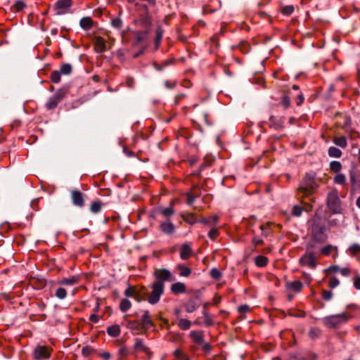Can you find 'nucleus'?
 <instances>
[{
	"mask_svg": "<svg viewBox=\"0 0 360 360\" xmlns=\"http://www.w3.org/2000/svg\"><path fill=\"white\" fill-rule=\"evenodd\" d=\"M334 182L337 184L345 185L346 183V176L343 174H338L334 178Z\"/></svg>",
	"mask_w": 360,
	"mask_h": 360,
	"instance_id": "obj_42",
	"label": "nucleus"
},
{
	"mask_svg": "<svg viewBox=\"0 0 360 360\" xmlns=\"http://www.w3.org/2000/svg\"><path fill=\"white\" fill-rule=\"evenodd\" d=\"M131 307V302L127 299H123L120 304V309L122 311H127Z\"/></svg>",
	"mask_w": 360,
	"mask_h": 360,
	"instance_id": "obj_35",
	"label": "nucleus"
},
{
	"mask_svg": "<svg viewBox=\"0 0 360 360\" xmlns=\"http://www.w3.org/2000/svg\"><path fill=\"white\" fill-rule=\"evenodd\" d=\"M349 180L352 186V189L358 190L360 189V172L352 169L349 171Z\"/></svg>",
	"mask_w": 360,
	"mask_h": 360,
	"instance_id": "obj_14",
	"label": "nucleus"
},
{
	"mask_svg": "<svg viewBox=\"0 0 360 360\" xmlns=\"http://www.w3.org/2000/svg\"><path fill=\"white\" fill-rule=\"evenodd\" d=\"M294 6L292 5L282 6L281 12L285 15H290L294 12Z\"/></svg>",
	"mask_w": 360,
	"mask_h": 360,
	"instance_id": "obj_46",
	"label": "nucleus"
},
{
	"mask_svg": "<svg viewBox=\"0 0 360 360\" xmlns=\"http://www.w3.org/2000/svg\"><path fill=\"white\" fill-rule=\"evenodd\" d=\"M144 23L146 25V30L143 31H136L135 32L136 43L139 44L147 38L149 33L150 22L147 18L144 19Z\"/></svg>",
	"mask_w": 360,
	"mask_h": 360,
	"instance_id": "obj_15",
	"label": "nucleus"
},
{
	"mask_svg": "<svg viewBox=\"0 0 360 360\" xmlns=\"http://www.w3.org/2000/svg\"><path fill=\"white\" fill-rule=\"evenodd\" d=\"M240 49L243 53H247L249 51L250 46L246 42H242L240 45Z\"/></svg>",
	"mask_w": 360,
	"mask_h": 360,
	"instance_id": "obj_62",
	"label": "nucleus"
},
{
	"mask_svg": "<svg viewBox=\"0 0 360 360\" xmlns=\"http://www.w3.org/2000/svg\"><path fill=\"white\" fill-rule=\"evenodd\" d=\"M333 249V246L331 245H328L321 249V253L324 255H329Z\"/></svg>",
	"mask_w": 360,
	"mask_h": 360,
	"instance_id": "obj_61",
	"label": "nucleus"
},
{
	"mask_svg": "<svg viewBox=\"0 0 360 360\" xmlns=\"http://www.w3.org/2000/svg\"><path fill=\"white\" fill-rule=\"evenodd\" d=\"M302 210H303L301 207H300L298 205H295L292 208V214H293V215H295L296 217H299L301 215Z\"/></svg>",
	"mask_w": 360,
	"mask_h": 360,
	"instance_id": "obj_60",
	"label": "nucleus"
},
{
	"mask_svg": "<svg viewBox=\"0 0 360 360\" xmlns=\"http://www.w3.org/2000/svg\"><path fill=\"white\" fill-rule=\"evenodd\" d=\"M192 254V249L189 245L184 243L181 245L180 257L181 259H188Z\"/></svg>",
	"mask_w": 360,
	"mask_h": 360,
	"instance_id": "obj_22",
	"label": "nucleus"
},
{
	"mask_svg": "<svg viewBox=\"0 0 360 360\" xmlns=\"http://www.w3.org/2000/svg\"><path fill=\"white\" fill-rule=\"evenodd\" d=\"M285 287L288 290L299 292L303 288V284L300 281H288L285 283Z\"/></svg>",
	"mask_w": 360,
	"mask_h": 360,
	"instance_id": "obj_19",
	"label": "nucleus"
},
{
	"mask_svg": "<svg viewBox=\"0 0 360 360\" xmlns=\"http://www.w3.org/2000/svg\"><path fill=\"white\" fill-rule=\"evenodd\" d=\"M281 104L284 108H288L290 105V98L288 96L285 95L282 97Z\"/></svg>",
	"mask_w": 360,
	"mask_h": 360,
	"instance_id": "obj_52",
	"label": "nucleus"
},
{
	"mask_svg": "<svg viewBox=\"0 0 360 360\" xmlns=\"http://www.w3.org/2000/svg\"><path fill=\"white\" fill-rule=\"evenodd\" d=\"M327 205L330 210L333 213H339L340 210V200L337 191H332L327 196Z\"/></svg>",
	"mask_w": 360,
	"mask_h": 360,
	"instance_id": "obj_5",
	"label": "nucleus"
},
{
	"mask_svg": "<svg viewBox=\"0 0 360 360\" xmlns=\"http://www.w3.org/2000/svg\"><path fill=\"white\" fill-rule=\"evenodd\" d=\"M219 235V231L217 229L215 228H212L208 233V236L209 238L214 240L217 238V237Z\"/></svg>",
	"mask_w": 360,
	"mask_h": 360,
	"instance_id": "obj_58",
	"label": "nucleus"
},
{
	"mask_svg": "<svg viewBox=\"0 0 360 360\" xmlns=\"http://www.w3.org/2000/svg\"><path fill=\"white\" fill-rule=\"evenodd\" d=\"M349 251L352 255H356L360 252V245L359 244L354 243L349 247Z\"/></svg>",
	"mask_w": 360,
	"mask_h": 360,
	"instance_id": "obj_53",
	"label": "nucleus"
},
{
	"mask_svg": "<svg viewBox=\"0 0 360 360\" xmlns=\"http://www.w3.org/2000/svg\"><path fill=\"white\" fill-rule=\"evenodd\" d=\"M153 274L155 277V281L153 283H160L162 285H164L165 281L174 280V277L172 276L171 272L166 269H157L155 270Z\"/></svg>",
	"mask_w": 360,
	"mask_h": 360,
	"instance_id": "obj_6",
	"label": "nucleus"
},
{
	"mask_svg": "<svg viewBox=\"0 0 360 360\" xmlns=\"http://www.w3.org/2000/svg\"><path fill=\"white\" fill-rule=\"evenodd\" d=\"M164 285L160 283H153L151 284V291H148L146 288L142 287L140 294L151 304H157L164 292Z\"/></svg>",
	"mask_w": 360,
	"mask_h": 360,
	"instance_id": "obj_2",
	"label": "nucleus"
},
{
	"mask_svg": "<svg viewBox=\"0 0 360 360\" xmlns=\"http://www.w3.org/2000/svg\"><path fill=\"white\" fill-rule=\"evenodd\" d=\"M79 25L84 30H90L94 25V22L90 17H84L79 21Z\"/></svg>",
	"mask_w": 360,
	"mask_h": 360,
	"instance_id": "obj_25",
	"label": "nucleus"
},
{
	"mask_svg": "<svg viewBox=\"0 0 360 360\" xmlns=\"http://www.w3.org/2000/svg\"><path fill=\"white\" fill-rule=\"evenodd\" d=\"M94 49L97 53H103L106 49L105 40L100 36H96L94 39Z\"/></svg>",
	"mask_w": 360,
	"mask_h": 360,
	"instance_id": "obj_16",
	"label": "nucleus"
},
{
	"mask_svg": "<svg viewBox=\"0 0 360 360\" xmlns=\"http://www.w3.org/2000/svg\"><path fill=\"white\" fill-rule=\"evenodd\" d=\"M177 268L179 270V275L181 276L188 277L191 274V269L187 266L182 265V264L178 265Z\"/></svg>",
	"mask_w": 360,
	"mask_h": 360,
	"instance_id": "obj_29",
	"label": "nucleus"
},
{
	"mask_svg": "<svg viewBox=\"0 0 360 360\" xmlns=\"http://www.w3.org/2000/svg\"><path fill=\"white\" fill-rule=\"evenodd\" d=\"M107 333L113 338H117L120 335L121 330L118 325L108 326L106 329Z\"/></svg>",
	"mask_w": 360,
	"mask_h": 360,
	"instance_id": "obj_26",
	"label": "nucleus"
},
{
	"mask_svg": "<svg viewBox=\"0 0 360 360\" xmlns=\"http://www.w3.org/2000/svg\"><path fill=\"white\" fill-rule=\"evenodd\" d=\"M68 89L63 87L58 89L53 96L56 98H57L58 100H59V101L60 102L65 97L66 94H68Z\"/></svg>",
	"mask_w": 360,
	"mask_h": 360,
	"instance_id": "obj_34",
	"label": "nucleus"
},
{
	"mask_svg": "<svg viewBox=\"0 0 360 360\" xmlns=\"http://www.w3.org/2000/svg\"><path fill=\"white\" fill-rule=\"evenodd\" d=\"M316 253H312L309 250L305 251V253L300 257L299 262L302 266H307L311 269H315L317 266Z\"/></svg>",
	"mask_w": 360,
	"mask_h": 360,
	"instance_id": "obj_7",
	"label": "nucleus"
},
{
	"mask_svg": "<svg viewBox=\"0 0 360 360\" xmlns=\"http://www.w3.org/2000/svg\"><path fill=\"white\" fill-rule=\"evenodd\" d=\"M189 193H192L197 198L201 195V188L198 186H193Z\"/></svg>",
	"mask_w": 360,
	"mask_h": 360,
	"instance_id": "obj_59",
	"label": "nucleus"
},
{
	"mask_svg": "<svg viewBox=\"0 0 360 360\" xmlns=\"http://www.w3.org/2000/svg\"><path fill=\"white\" fill-rule=\"evenodd\" d=\"M190 337L196 344L201 345L204 342V335L202 331L193 330L190 333Z\"/></svg>",
	"mask_w": 360,
	"mask_h": 360,
	"instance_id": "obj_23",
	"label": "nucleus"
},
{
	"mask_svg": "<svg viewBox=\"0 0 360 360\" xmlns=\"http://www.w3.org/2000/svg\"><path fill=\"white\" fill-rule=\"evenodd\" d=\"M55 295L60 300H63L67 297V291L64 288H58L55 292Z\"/></svg>",
	"mask_w": 360,
	"mask_h": 360,
	"instance_id": "obj_39",
	"label": "nucleus"
},
{
	"mask_svg": "<svg viewBox=\"0 0 360 360\" xmlns=\"http://www.w3.org/2000/svg\"><path fill=\"white\" fill-rule=\"evenodd\" d=\"M160 228L161 231L167 235H171L174 233L175 231L174 225L168 220L162 222L160 225Z\"/></svg>",
	"mask_w": 360,
	"mask_h": 360,
	"instance_id": "obj_18",
	"label": "nucleus"
},
{
	"mask_svg": "<svg viewBox=\"0 0 360 360\" xmlns=\"http://www.w3.org/2000/svg\"><path fill=\"white\" fill-rule=\"evenodd\" d=\"M72 5V0H58L54 4L56 15H63L68 12Z\"/></svg>",
	"mask_w": 360,
	"mask_h": 360,
	"instance_id": "obj_10",
	"label": "nucleus"
},
{
	"mask_svg": "<svg viewBox=\"0 0 360 360\" xmlns=\"http://www.w3.org/2000/svg\"><path fill=\"white\" fill-rule=\"evenodd\" d=\"M268 263V259L262 255H259L255 258V264L257 266L263 267L266 266Z\"/></svg>",
	"mask_w": 360,
	"mask_h": 360,
	"instance_id": "obj_32",
	"label": "nucleus"
},
{
	"mask_svg": "<svg viewBox=\"0 0 360 360\" xmlns=\"http://www.w3.org/2000/svg\"><path fill=\"white\" fill-rule=\"evenodd\" d=\"M195 198H196L193 195H192V193H187V203L188 205H192L194 202Z\"/></svg>",
	"mask_w": 360,
	"mask_h": 360,
	"instance_id": "obj_64",
	"label": "nucleus"
},
{
	"mask_svg": "<svg viewBox=\"0 0 360 360\" xmlns=\"http://www.w3.org/2000/svg\"><path fill=\"white\" fill-rule=\"evenodd\" d=\"M189 293L191 294V297L184 304V307L188 313H192L195 311L201 304L200 292L199 290H192Z\"/></svg>",
	"mask_w": 360,
	"mask_h": 360,
	"instance_id": "obj_3",
	"label": "nucleus"
},
{
	"mask_svg": "<svg viewBox=\"0 0 360 360\" xmlns=\"http://www.w3.org/2000/svg\"><path fill=\"white\" fill-rule=\"evenodd\" d=\"M269 126L276 130H281L283 128V120L282 118H276L274 115H271Z\"/></svg>",
	"mask_w": 360,
	"mask_h": 360,
	"instance_id": "obj_17",
	"label": "nucleus"
},
{
	"mask_svg": "<svg viewBox=\"0 0 360 360\" xmlns=\"http://www.w3.org/2000/svg\"><path fill=\"white\" fill-rule=\"evenodd\" d=\"M134 347L135 350H141L148 354H150L149 348L145 345L142 339L136 338L135 340V344Z\"/></svg>",
	"mask_w": 360,
	"mask_h": 360,
	"instance_id": "obj_24",
	"label": "nucleus"
},
{
	"mask_svg": "<svg viewBox=\"0 0 360 360\" xmlns=\"http://www.w3.org/2000/svg\"><path fill=\"white\" fill-rule=\"evenodd\" d=\"M111 25L115 29L120 30L122 28L123 22L120 18H115L111 20Z\"/></svg>",
	"mask_w": 360,
	"mask_h": 360,
	"instance_id": "obj_49",
	"label": "nucleus"
},
{
	"mask_svg": "<svg viewBox=\"0 0 360 360\" xmlns=\"http://www.w3.org/2000/svg\"><path fill=\"white\" fill-rule=\"evenodd\" d=\"M210 275L212 278L215 280H219L222 276L220 271L217 268L212 269L210 270Z\"/></svg>",
	"mask_w": 360,
	"mask_h": 360,
	"instance_id": "obj_50",
	"label": "nucleus"
},
{
	"mask_svg": "<svg viewBox=\"0 0 360 360\" xmlns=\"http://www.w3.org/2000/svg\"><path fill=\"white\" fill-rule=\"evenodd\" d=\"M330 169L334 172H338L342 169V165L338 161H332L330 164Z\"/></svg>",
	"mask_w": 360,
	"mask_h": 360,
	"instance_id": "obj_44",
	"label": "nucleus"
},
{
	"mask_svg": "<svg viewBox=\"0 0 360 360\" xmlns=\"http://www.w3.org/2000/svg\"><path fill=\"white\" fill-rule=\"evenodd\" d=\"M184 219L186 222L188 223V224H193L196 222H198V219L196 218V216L195 214H193V213H191V214H186L184 217Z\"/></svg>",
	"mask_w": 360,
	"mask_h": 360,
	"instance_id": "obj_47",
	"label": "nucleus"
},
{
	"mask_svg": "<svg viewBox=\"0 0 360 360\" xmlns=\"http://www.w3.org/2000/svg\"><path fill=\"white\" fill-rule=\"evenodd\" d=\"M203 316L205 318V323L206 324V326H212L213 321H212V318L210 317V316L209 315V314L207 313V311H206L205 310H204V311H203Z\"/></svg>",
	"mask_w": 360,
	"mask_h": 360,
	"instance_id": "obj_55",
	"label": "nucleus"
},
{
	"mask_svg": "<svg viewBox=\"0 0 360 360\" xmlns=\"http://www.w3.org/2000/svg\"><path fill=\"white\" fill-rule=\"evenodd\" d=\"M142 330L146 333L154 323L149 311L145 310L141 319L139 321Z\"/></svg>",
	"mask_w": 360,
	"mask_h": 360,
	"instance_id": "obj_12",
	"label": "nucleus"
},
{
	"mask_svg": "<svg viewBox=\"0 0 360 360\" xmlns=\"http://www.w3.org/2000/svg\"><path fill=\"white\" fill-rule=\"evenodd\" d=\"M312 239L317 243H323L326 240L325 228L319 225H314L311 231Z\"/></svg>",
	"mask_w": 360,
	"mask_h": 360,
	"instance_id": "obj_11",
	"label": "nucleus"
},
{
	"mask_svg": "<svg viewBox=\"0 0 360 360\" xmlns=\"http://www.w3.org/2000/svg\"><path fill=\"white\" fill-rule=\"evenodd\" d=\"M124 295L127 296V297H135L136 299H138V297L140 295H141L140 294V292H137L136 290V288L134 286H129L128 287L125 291H124Z\"/></svg>",
	"mask_w": 360,
	"mask_h": 360,
	"instance_id": "obj_30",
	"label": "nucleus"
},
{
	"mask_svg": "<svg viewBox=\"0 0 360 360\" xmlns=\"http://www.w3.org/2000/svg\"><path fill=\"white\" fill-rule=\"evenodd\" d=\"M318 187L316 181L315 174L313 173H307L297 189V198H303L310 196Z\"/></svg>",
	"mask_w": 360,
	"mask_h": 360,
	"instance_id": "obj_1",
	"label": "nucleus"
},
{
	"mask_svg": "<svg viewBox=\"0 0 360 360\" xmlns=\"http://www.w3.org/2000/svg\"><path fill=\"white\" fill-rule=\"evenodd\" d=\"M340 283L339 280L336 277H331L328 282V285L330 288H335Z\"/></svg>",
	"mask_w": 360,
	"mask_h": 360,
	"instance_id": "obj_57",
	"label": "nucleus"
},
{
	"mask_svg": "<svg viewBox=\"0 0 360 360\" xmlns=\"http://www.w3.org/2000/svg\"><path fill=\"white\" fill-rule=\"evenodd\" d=\"M321 294H322V297L326 301L330 300L333 295V294L331 291H329L327 290H323Z\"/></svg>",
	"mask_w": 360,
	"mask_h": 360,
	"instance_id": "obj_56",
	"label": "nucleus"
},
{
	"mask_svg": "<svg viewBox=\"0 0 360 360\" xmlns=\"http://www.w3.org/2000/svg\"><path fill=\"white\" fill-rule=\"evenodd\" d=\"M70 198L72 204L79 208H82L85 205V194L79 190L75 189L70 192Z\"/></svg>",
	"mask_w": 360,
	"mask_h": 360,
	"instance_id": "obj_9",
	"label": "nucleus"
},
{
	"mask_svg": "<svg viewBox=\"0 0 360 360\" xmlns=\"http://www.w3.org/2000/svg\"><path fill=\"white\" fill-rule=\"evenodd\" d=\"M321 330L318 328H311L309 332V336L311 339H316L321 335Z\"/></svg>",
	"mask_w": 360,
	"mask_h": 360,
	"instance_id": "obj_41",
	"label": "nucleus"
},
{
	"mask_svg": "<svg viewBox=\"0 0 360 360\" xmlns=\"http://www.w3.org/2000/svg\"><path fill=\"white\" fill-rule=\"evenodd\" d=\"M79 281V276H72L70 278H63L58 281V284L61 285H73Z\"/></svg>",
	"mask_w": 360,
	"mask_h": 360,
	"instance_id": "obj_20",
	"label": "nucleus"
},
{
	"mask_svg": "<svg viewBox=\"0 0 360 360\" xmlns=\"http://www.w3.org/2000/svg\"><path fill=\"white\" fill-rule=\"evenodd\" d=\"M127 327L131 330L140 331L142 330L139 321H129L127 322Z\"/></svg>",
	"mask_w": 360,
	"mask_h": 360,
	"instance_id": "obj_31",
	"label": "nucleus"
},
{
	"mask_svg": "<svg viewBox=\"0 0 360 360\" xmlns=\"http://www.w3.org/2000/svg\"><path fill=\"white\" fill-rule=\"evenodd\" d=\"M260 229L262 231V236H264V237H267L271 233L270 223H267V224H262L260 226Z\"/></svg>",
	"mask_w": 360,
	"mask_h": 360,
	"instance_id": "obj_40",
	"label": "nucleus"
},
{
	"mask_svg": "<svg viewBox=\"0 0 360 360\" xmlns=\"http://www.w3.org/2000/svg\"><path fill=\"white\" fill-rule=\"evenodd\" d=\"M348 316L345 313L326 316L323 319L324 325L328 328H335L338 325L345 323Z\"/></svg>",
	"mask_w": 360,
	"mask_h": 360,
	"instance_id": "obj_4",
	"label": "nucleus"
},
{
	"mask_svg": "<svg viewBox=\"0 0 360 360\" xmlns=\"http://www.w3.org/2000/svg\"><path fill=\"white\" fill-rule=\"evenodd\" d=\"M72 70V68L71 65L68 64V63H65V64H63L61 65L59 72H60V74L69 75L71 73Z\"/></svg>",
	"mask_w": 360,
	"mask_h": 360,
	"instance_id": "obj_43",
	"label": "nucleus"
},
{
	"mask_svg": "<svg viewBox=\"0 0 360 360\" xmlns=\"http://www.w3.org/2000/svg\"><path fill=\"white\" fill-rule=\"evenodd\" d=\"M315 243H316V241H314L313 239L311 241H309L307 244L306 251L309 250L312 253H316V252H315V250H316V244H315Z\"/></svg>",
	"mask_w": 360,
	"mask_h": 360,
	"instance_id": "obj_54",
	"label": "nucleus"
},
{
	"mask_svg": "<svg viewBox=\"0 0 360 360\" xmlns=\"http://www.w3.org/2000/svg\"><path fill=\"white\" fill-rule=\"evenodd\" d=\"M161 214L163 216H165V217L169 218V217H172V215H174V210L173 209V207L172 206L166 207V208H163L161 210Z\"/></svg>",
	"mask_w": 360,
	"mask_h": 360,
	"instance_id": "obj_45",
	"label": "nucleus"
},
{
	"mask_svg": "<svg viewBox=\"0 0 360 360\" xmlns=\"http://www.w3.org/2000/svg\"><path fill=\"white\" fill-rule=\"evenodd\" d=\"M250 311V307L248 305H241L238 307V312L240 314H245Z\"/></svg>",
	"mask_w": 360,
	"mask_h": 360,
	"instance_id": "obj_63",
	"label": "nucleus"
},
{
	"mask_svg": "<svg viewBox=\"0 0 360 360\" xmlns=\"http://www.w3.org/2000/svg\"><path fill=\"white\" fill-rule=\"evenodd\" d=\"M52 349L46 346H37L33 351V358L36 360L46 359L50 357Z\"/></svg>",
	"mask_w": 360,
	"mask_h": 360,
	"instance_id": "obj_8",
	"label": "nucleus"
},
{
	"mask_svg": "<svg viewBox=\"0 0 360 360\" xmlns=\"http://www.w3.org/2000/svg\"><path fill=\"white\" fill-rule=\"evenodd\" d=\"M335 117L340 118L336 121V124L345 130H347V128L351 125V119L345 114L337 112L335 114Z\"/></svg>",
	"mask_w": 360,
	"mask_h": 360,
	"instance_id": "obj_13",
	"label": "nucleus"
},
{
	"mask_svg": "<svg viewBox=\"0 0 360 360\" xmlns=\"http://www.w3.org/2000/svg\"><path fill=\"white\" fill-rule=\"evenodd\" d=\"M162 34H163L162 30L160 27H158V30H156V37L155 39V44L156 49H158L159 46V44L162 38Z\"/></svg>",
	"mask_w": 360,
	"mask_h": 360,
	"instance_id": "obj_48",
	"label": "nucleus"
},
{
	"mask_svg": "<svg viewBox=\"0 0 360 360\" xmlns=\"http://www.w3.org/2000/svg\"><path fill=\"white\" fill-rule=\"evenodd\" d=\"M186 290V285L181 282L174 283L171 285V291L174 295L184 293Z\"/></svg>",
	"mask_w": 360,
	"mask_h": 360,
	"instance_id": "obj_21",
	"label": "nucleus"
},
{
	"mask_svg": "<svg viewBox=\"0 0 360 360\" xmlns=\"http://www.w3.org/2000/svg\"><path fill=\"white\" fill-rule=\"evenodd\" d=\"M102 203L100 201H94L91 203L90 210L91 212L96 214L101 211Z\"/></svg>",
	"mask_w": 360,
	"mask_h": 360,
	"instance_id": "obj_38",
	"label": "nucleus"
},
{
	"mask_svg": "<svg viewBox=\"0 0 360 360\" xmlns=\"http://www.w3.org/2000/svg\"><path fill=\"white\" fill-rule=\"evenodd\" d=\"M60 72L55 70L51 74V79L53 83H58L60 81Z\"/></svg>",
	"mask_w": 360,
	"mask_h": 360,
	"instance_id": "obj_51",
	"label": "nucleus"
},
{
	"mask_svg": "<svg viewBox=\"0 0 360 360\" xmlns=\"http://www.w3.org/2000/svg\"><path fill=\"white\" fill-rule=\"evenodd\" d=\"M342 151L335 147H330L328 149V155L333 158H340L342 155Z\"/></svg>",
	"mask_w": 360,
	"mask_h": 360,
	"instance_id": "obj_37",
	"label": "nucleus"
},
{
	"mask_svg": "<svg viewBox=\"0 0 360 360\" xmlns=\"http://www.w3.org/2000/svg\"><path fill=\"white\" fill-rule=\"evenodd\" d=\"M191 321L186 319H181L179 321L178 326L182 330H188L191 328Z\"/></svg>",
	"mask_w": 360,
	"mask_h": 360,
	"instance_id": "obj_36",
	"label": "nucleus"
},
{
	"mask_svg": "<svg viewBox=\"0 0 360 360\" xmlns=\"http://www.w3.org/2000/svg\"><path fill=\"white\" fill-rule=\"evenodd\" d=\"M333 143L340 148H345L347 146V139L345 136L335 137Z\"/></svg>",
	"mask_w": 360,
	"mask_h": 360,
	"instance_id": "obj_28",
	"label": "nucleus"
},
{
	"mask_svg": "<svg viewBox=\"0 0 360 360\" xmlns=\"http://www.w3.org/2000/svg\"><path fill=\"white\" fill-rule=\"evenodd\" d=\"M60 103L59 100L56 98L54 96L51 97L46 104V107L48 110H52L57 107L58 104Z\"/></svg>",
	"mask_w": 360,
	"mask_h": 360,
	"instance_id": "obj_27",
	"label": "nucleus"
},
{
	"mask_svg": "<svg viewBox=\"0 0 360 360\" xmlns=\"http://www.w3.org/2000/svg\"><path fill=\"white\" fill-rule=\"evenodd\" d=\"M26 7V4L22 1H17L11 7V11L13 12H19Z\"/></svg>",
	"mask_w": 360,
	"mask_h": 360,
	"instance_id": "obj_33",
	"label": "nucleus"
}]
</instances>
